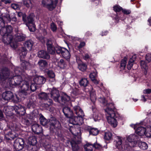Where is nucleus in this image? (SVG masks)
I'll return each mask as SVG.
<instances>
[{
    "instance_id": "nucleus-5",
    "label": "nucleus",
    "mask_w": 151,
    "mask_h": 151,
    "mask_svg": "<svg viewBox=\"0 0 151 151\" xmlns=\"http://www.w3.org/2000/svg\"><path fill=\"white\" fill-rule=\"evenodd\" d=\"M138 138V137L136 134L130 135L127 137V140L126 141V144H124V147L126 148L134 147L135 142H137Z\"/></svg>"
},
{
    "instance_id": "nucleus-29",
    "label": "nucleus",
    "mask_w": 151,
    "mask_h": 151,
    "mask_svg": "<svg viewBox=\"0 0 151 151\" xmlns=\"http://www.w3.org/2000/svg\"><path fill=\"white\" fill-rule=\"evenodd\" d=\"M19 54L21 59V58H24L27 53V50L26 48L23 47L21 48L18 51Z\"/></svg>"
},
{
    "instance_id": "nucleus-24",
    "label": "nucleus",
    "mask_w": 151,
    "mask_h": 151,
    "mask_svg": "<svg viewBox=\"0 0 151 151\" xmlns=\"http://www.w3.org/2000/svg\"><path fill=\"white\" fill-rule=\"evenodd\" d=\"M32 131L36 134L41 133L42 129V127L37 124H34L32 126Z\"/></svg>"
},
{
    "instance_id": "nucleus-53",
    "label": "nucleus",
    "mask_w": 151,
    "mask_h": 151,
    "mask_svg": "<svg viewBox=\"0 0 151 151\" xmlns=\"http://www.w3.org/2000/svg\"><path fill=\"white\" fill-rule=\"evenodd\" d=\"M36 89V86L35 84H32L29 87L30 93L31 91H34Z\"/></svg>"
},
{
    "instance_id": "nucleus-63",
    "label": "nucleus",
    "mask_w": 151,
    "mask_h": 151,
    "mask_svg": "<svg viewBox=\"0 0 151 151\" xmlns=\"http://www.w3.org/2000/svg\"><path fill=\"white\" fill-rule=\"evenodd\" d=\"M83 57L85 60H87L90 58V56L88 54H85L84 55H83Z\"/></svg>"
},
{
    "instance_id": "nucleus-8",
    "label": "nucleus",
    "mask_w": 151,
    "mask_h": 151,
    "mask_svg": "<svg viewBox=\"0 0 151 151\" xmlns=\"http://www.w3.org/2000/svg\"><path fill=\"white\" fill-rule=\"evenodd\" d=\"M38 96L39 98L44 101V104L46 107H48L52 104V100L48 98V95L46 93H41L39 94Z\"/></svg>"
},
{
    "instance_id": "nucleus-37",
    "label": "nucleus",
    "mask_w": 151,
    "mask_h": 151,
    "mask_svg": "<svg viewBox=\"0 0 151 151\" xmlns=\"http://www.w3.org/2000/svg\"><path fill=\"white\" fill-rule=\"evenodd\" d=\"M4 21V23L5 22L8 23L10 22L11 21V18L9 14H4L3 15H2L1 17Z\"/></svg>"
},
{
    "instance_id": "nucleus-61",
    "label": "nucleus",
    "mask_w": 151,
    "mask_h": 151,
    "mask_svg": "<svg viewBox=\"0 0 151 151\" xmlns=\"http://www.w3.org/2000/svg\"><path fill=\"white\" fill-rule=\"evenodd\" d=\"M2 2H3L6 5L10 4L12 2L11 0H1Z\"/></svg>"
},
{
    "instance_id": "nucleus-22",
    "label": "nucleus",
    "mask_w": 151,
    "mask_h": 151,
    "mask_svg": "<svg viewBox=\"0 0 151 151\" xmlns=\"http://www.w3.org/2000/svg\"><path fill=\"white\" fill-rule=\"evenodd\" d=\"M51 97L57 102H59L58 98L60 97L59 92L56 89L53 88L51 92Z\"/></svg>"
},
{
    "instance_id": "nucleus-2",
    "label": "nucleus",
    "mask_w": 151,
    "mask_h": 151,
    "mask_svg": "<svg viewBox=\"0 0 151 151\" xmlns=\"http://www.w3.org/2000/svg\"><path fill=\"white\" fill-rule=\"evenodd\" d=\"M12 30V27L9 25L6 28L4 27L0 31V33L3 36V42L5 44H10L12 47L15 48L17 47V45L16 43H14L12 42L13 37L11 34Z\"/></svg>"
},
{
    "instance_id": "nucleus-18",
    "label": "nucleus",
    "mask_w": 151,
    "mask_h": 151,
    "mask_svg": "<svg viewBox=\"0 0 151 151\" xmlns=\"http://www.w3.org/2000/svg\"><path fill=\"white\" fill-rule=\"evenodd\" d=\"M73 109L77 116L82 119V118L84 116V114L80 106H75L73 107Z\"/></svg>"
},
{
    "instance_id": "nucleus-11",
    "label": "nucleus",
    "mask_w": 151,
    "mask_h": 151,
    "mask_svg": "<svg viewBox=\"0 0 151 151\" xmlns=\"http://www.w3.org/2000/svg\"><path fill=\"white\" fill-rule=\"evenodd\" d=\"M24 142L22 138H18L16 140L14 144V147L17 150H21L24 146Z\"/></svg>"
},
{
    "instance_id": "nucleus-50",
    "label": "nucleus",
    "mask_w": 151,
    "mask_h": 151,
    "mask_svg": "<svg viewBox=\"0 0 151 151\" xmlns=\"http://www.w3.org/2000/svg\"><path fill=\"white\" fill-rule=\"evenodd\" d=\"M140 65L142 68H143L145 70H147V66L145 61L141 60L140 62Z\"/></svg>"
},
{
    "instance_id": "nucleus-54",
    "label": "nucleus",
    "mask_w": 151,
    "mask_h": 151,
    "mask_svg": "<svg viewBox=\"0 0 151 151\" xmlns=\"http://www.w3.org/2000/svg\"><path fill=\"white\" fill-rule=\"evenodd\" d=\"M48 76L51 78H53L55 77V74L54 72L51 70L49 71L47 73Z\"/></svg>"
},
{
    "instance_id": "nucleus-51",
    "label": "nucleus",
    "mask_w": 151,
    "mask_h": 151,
    "mask_svg": "<svg viewBox=\"0 0 151 151\" xmlns=\"http://www.w3.org/2000/svg\"><path fill=\"white\" fill-rule=\"evenodd\" d=\"M4 21L1 18V17H0V31L2 30V29L4 27Z\"/></svg>"
},
{
    "instance_id": "nucleus-9",
    "label": "nucleus",
    "mask_w": 151,
    "mask_h": 151,
    "mask_svg": "<svg viewBox=\"0 0 151 151\" xmlns=\"http://www.w3.org/2000/svg\"><path fill=\"white\" fill-rule=\"evenodd\" d=\"M30 81H24L23 82L22 85L21 86L22 89L21 93L22 94L26 96L30 93L29 82Z\"/></svg>"
},
{
    "instance_id": "nucleus-45",
    "label": "nucleus",
    "mask_w": 151,
    "mask_h": 151,
    "mask_svg": "<svg viewBox=\"0 0 151 151\" xmlns=\"http://www.w3.org/2000/svg\"><path fill=\"white\" fill-rule=\"evenodd\" d=\"M139 147L143 150H146L147 148V144L145 142H141L139 144Z\"/></svg>"
},
{
    "instance_id": "nucleus-21",
    "label": "nucleus",
    "mask_w": 151,
    "mask_h": 151,
    "mask_svg": "<svg viewBox=\"0 0 151 151\" xmlns=\"http://www.w3.org/2000/svg\"><path fill=\"white\" fill-rule=\"evenodd\" d=\"M14 108L11 106H5L3 109V111L6 116H12L14 111H13Z\"/></svg>"
},
{
    "instance_id": "nucleus-38",
    "label": "nucleus",
    "mask_w": 151,
    "mask_h": 151,
    "mask_svg": "<svg viewBox=\"0 0 151 151\" xmlns=\"http://www.w3.org/2000/svg\"><path fill=\"white\" fill-rule=\"evenodd\" d=\"M84 148L85 151H91L93 150V145L87 143L84 145Z\"/></svg>"
},
{
    "instance_id": "nucleus-10",
    "label": "nucleus",
    "mask_w": 151,
    "mask_h": 151,
    "mask_svg": "<svg viewBox=\"0 0 151 151\" xmlns=\"http://www.w3.org/2000/svg\"><path fill=\"white\" fill-rule=\"evenodd\" d=\"M56 50L57 53L61 54L65 58L68 59L70 58V53L68 50L65 48L58 47L56 48Z\"/></svg>"
},
{
    "instance_id": "nucleus-16",
    "label": "nucleus",
    "mask_w": 151,
    "mask_h": 151,
    "mask_svg": "<svg viewBox=\"0 0 151 151\" xmlns=\"http://www.w3.org/2000/svg\"><path fill=\"white\" fill-rule=\"evenodd\" d=\"M46 45L48 53L51 54H54L55 53V51H56V48L58 47L55 48L54 47L52 44L51 41L50 40H47Z\"/></svg>"
},
{
    "instance_id": "nucleus-12",
    "label": "nucleus",
    "mask_w": 151,
    "mask_h": 151,
    "mask_svg": "<svg viewBox=\"0 0 151 151\" xmlns=\"http://www.w3.org/2000/svg\"><path fill=\"white\" fill-rule=\"evenodd\" d=\"M49 124L52 129L59 128L61 126L60 122L55 118H51L49 121Z\"/></svg>"
},
{
    "instance_id": "nucleus-14",
    "label": "nucleus",
    "mask_w": 151,
    "mask_h": 151,
    "mask_svg": "<svg viewBox=\"0 0 151 151\" xmlns=\"http://www.w3.org/2000/svg\"><path fill=\"white\" fill-rule=\"evenodd\" d=\"M13 111H14L17 114L19 115H22L25 113L24 107L20 105L15 106Z\"/></svg>"
},
{
    "instance_id": "nucleus-13",
    "label": "nucleus",
    "mask_w": 151,
    "mask_h": 151,
    "mask_svg": "<svg viewBox=\"0 0 151 151\" xmlns=\"http://www.w3.org/2000/svg\"><path fill=\"white\" fill-rule=\"evenodd\" d=\"M116 142V147L119 149H123V147L124 149H128L125 148L124 146V144H126V141L124 142V140L123 138L119 136L117 137Z\"/></svg>"
},
{
    "instance_id": "nucleus-41",
    "label": "nucleus",
    "mask_w": 151,
    "mask_h": 151,
    "mask_svg": "<svg viewBox=\"0 0 151 151\" xmlns=\"http://www.w3.org/2000/svg\"><path fill=\"white\" fill-rule=\"evenodd\" d=\"M70 100V98L69 96L66 94L64 95L61 98L62 102L64 103H62V104H66L67 105V103Z\"/></svg>"
},
{
    "instance_id": "nucleus-3",
    "label": "nucleus",
    "mask_w": 151,
    "mask_h": 151,
    "mask_svg": "<svg viewBox=\"0 0 151 151\" xmlns=\"http://www.w3.org/2000/svg\"><path fill=\"white\" fill-rule=\"evenodd\" d=\"M19 67L16 68L14 70L15 74H13L10 80L9 81V83L11 86L19 85L21 83L24 82L23 78L21 75L19 74H21Z\"/></svg>"
},
{
    "instance_id": "nucleus-44",
    "label": "nucleus",
    "mask_w": 151,
    "mask_h": 151,
    "mask_svg": "<svg viewBox=\"0 0 151 151\" xmlns=\"http://www.w3.org/2000/svg\"><path fill=\"white\" fill-rule=\"evenodd\" d=\"M70 143L71 145L73 150L74 151H77L79 149V147L78 145L76 143L75 141H71Z\"/></svg>"
},
{
    "instance_id": "nucleus-46",
    "label": "nucleus",
    "mask_w": 151,
    "mask_h": 151,
    "mask_svg": "<svg viewBox=\"0 0 151 151\" xmlns=\"http://www.w3.org/2000/svg\"><path fill=\"white\" fill-rule=\"evenodd\" d=\"M112 134L111 132H105L104 138L106 140H109L112 137Z\"/></svg>"
},
{
    "instance_id": "nucleus-27",
    "label": "nucleus",
    "mask_w": 151,
    "mask_h": 151,
    "mask_svg": "<svg viewBox=\"0 0 151 151\" xmlns=\"http://www.w3.org/2000/svg\"><path fill=\"white\" fill-rule=\"evenodd\" d=\"M38 56L39 57L43 58L49 59L50 56L46 51L42 50L39 51L38 52Z\"/></svg>"
},
{
    "instance_id": "nucleus-40",
    "label": "nucleus",
    "mask_w": 151,
    "mask_h": 151,
    "mask_svg": "<svg viewBox=\"0 0 151 151\" xmlns=\"http://www.w3.org/2000/svg\"><path fill=\"white\" fill-rule=\"evenodd\" d=\"M23 3L24 5L27 8H31L32 6V4L31 0H23Z\"/></svg>"
},
{
    "instance_id": "nucleus-20",
    "label": "nucleus",
    "mask_w": 151,
    "mask_h": 151,
    "mask_svg": "<svg viewBox=\"0 0 151 151\" xmlns=\"http://www.w3.org/2000/svg\"><path fill=\"white\" fill-rule=\"evenodd\" d=\"M134 129H136L135 131L137 134L140 136H142L145 135V132L146 131V128L142 127H137V124L134 126Z\"/></svg>"
},
{
    "instance_id": "nucleus-25",
    "label": "nucleus",
    "mask_w": 151,
    "mask_h": 151,
    "mask_svg": "<svg viewBox=\"0 0 151 151\" xmlns=\"http://www.w3.org/2000/svg\"><path fill=\"white\" fill-rule=\"evenodd\" d=\"M13 93L10 91L5 92L3 93L2 95L3 99L7 101L12 99L13 98Z\"/></svg>"
},
{
    "instance_id": "nucleus-26",
    "label": "nucleus",
    "mask_w": 151,
    "mask_h": 151,
    "mask_svg": "<svg viewBox=\"0 0 151 151\" xmlns=\"http://www.w3.org/2000/svg\"><path fill=\"white\" fill-rule=\"evenodd\" d=\"M45 81V79L42 76L36 77L34 79V81L36 84L40 85L43 84Z\"/></svg>"
},
{
    "instance_id": "nucleus-23",
    "label": "nucleus",
    "mask_w": 151,
    "mask_h": 151,
    "mask_svg": "<svg viewBox=\"0 0 151 151\" xmlns=\"http://www.w3.org/2000/svg\"><path fill=\"white\" fill-rule=\"evenodd\" d=\"M21 72L24 71L26 69H28L31 68V65L29 63L24 60H22L21 63V68H19Z\"/></svg>"
},
{
    "instance_id": "nucleus-15",
    "label": "nucleus",
    "mask_w": 151,
    "mask_h": 151,
    "mask_svg": "<svg viewBox=\"0 0 151 151\" xmlns=\"http://www.w3.org/2000/svg\"><path fill=\"white\" fill-rule=\"evenodd\" d=\"M69 122L70 123L73 125H80L81 124L82 122L81 121V120H82V119L79 118L78 116H73L72 117H70Z\"/></svg>"
},
{
    "instance_id": "nucleus-56",
    "label": "nucleus",
    "mask_w": 151,
    "mask_h": 151,
    "mask_svg": "<svg viewBox=\"0 0 151 151\" xmlns=\"http://www.w3.org/2000/svg\"><path fill=\"white\" fill-rule=\"evenodd\" d=\"M97 73L96 72H93L91 73L89 75V77L91 80H93V79L95 78L97 76Z\"/></svg>"
},
{
    "instance_id": "nucleus-30",
    "label": "nucleus",
    "mask_w": 151,
    "mask_h": 151,
    "mask_svg": "<svg viewBox=\"0 0 151 151\" xmlns=\"http://www.w3.org/2000/svg\"><path fill=\"white\" fill-rule=\"evenodd\" d=\"M40 119L41 124L42 125L47 127L48 123H49V122H48V121L42 115L40 116Z\"/></svg>"
},
{
    "instance_id": "nucleus-48",
    "label": "nucleus",
    "mask_w": 151,
    "mask_h": 151,
    "mask_svg": "<svg viewBox=\"0 0 151 151\" xmlns=\"http://www.w3.org/2000/svg\"><path fill=\"white\" fill-rule=\"evenodd\" d=\"M25 37L20 34H19L16 36L15 40L17 41H21L25 40Z\"/></svg>"
},
{
    "instance_id": "nucleus-35",
    "label": "nucleus",
    "mask_w": 151,
    "mask_h": 151,
    "mask_svg": "<svg viewBox=\"0 0 151 151\" xmlns=\"http://www.w3.org/2000/svg\"><path fill=\"white\" fill-rule=\"evenodd\" d=\"M136 57L135 55H134L132 56V58L129 60V61L127 65V68L128 69H130L132 67L133 65V63L135 60Z\"/></svg>"
},
{
    "instance_id": "nucleus-43",
    "label": "nucleus",
    "mask_w": 151,
    "mask_h": 151,
    "mask_svg": "<svg viewBox=\"0 0 151 151\" xmlns=\"http://www.w3.org/2000/svg\"><path fill=\"white\" fill-rule=\"evenodd\" d=\"M146 131L145 135L147 137H151V126H149L146 128Z\"/></svg>"
},
{
    "instance_id": "nucleus-7",
    "label": "nucleus",
    "mask_w": 151,
    "mask_h": 151,
    "mask_svg": "<svg viewBox=\"0 0 151 151\" xmlns=\"http://www.w3.org/2000/svg\"><path fill=\"white\" fill-rule=\"evenodd\" d=\"M12 73H10L7 68H3L0 73V79L4 80L9 78V80H10L11 77L12 76Z\"/></svg>"
},
{
    "instance_id": "nucleus-57",
    "label": "nucleus",
    "mask_w": 151,
    "mask_h": 151,
    "mask_svg": "<svg viewBox=\"0 0 151 151\" xmlns=\"http://www.w3.org/2000/svg\"><path fill=\"white\" fill-rule=\"evenodd\" d=\"M122 9L121 7L119 5H116L114 7V10L115 12H119Z\"/></svg>"
},
{
    "instance_id": "nucleus-33",
    "label": "nucleus",
    "mask_w": 151,
    "mask_h": 151,
    "mask_svg": "<svg viewBox=\"0 0 151 151\" xmlns=\"http://www.w3.org/2000/svg\"><path fill=\"white\" fill-rule=\"evenodd\" d=\"M33 44V42L32 40H30L26 42L24 45L29 50H31L32 49Z\"/></svg>"
},
{
    "instance_id": "nucleus-62",
    "label": "nucleus",
    "mask_w": 151,
    "mask_h": 151,
    "mask_svg": "<svg viewBox=\"0 0 151 151\" xmlns=\"http://www.w3.org/2000/svg\"><path fill=\"white\" fill-rule=\"evenodd\" d=\"M143 92L144 93L149 94L151 93V89H148L144 90L143 91Z\"/></svg>"
},
{
    "instance_id": "nucleus-60",
    "label": "nucleus",
    "mask_w": 151,
    "mask_h": 151,
    "mask_svg": "<svg viewBox=\"0 0 151 151\" xmlns=\"http://www.w3.org/2000/svg\"><path fill=\"white\" fill-rule=\"evenodd\" d=\"M11 7L14 9H16L19 8V6L17 4H11Z\"/></svg>"
},
{
    "instance_id": "nucleus-52",
    "label": "nucleus",
    "mask_w": 151,
    "mask_h": 151,
    "mask_svg": "<svg viewBox=\"0 0 151 151\" xmlns=\"http://www.w3.org/2000/svg\"><path fill=\"white\" fill-rule=\"evenodd\" d=\"M12 100L15 103H17L21 101V100L19 97L17 95L14 96Z\"/></svg>"
},
{
    "instance_id": "nucleus-28",
    "label": "nucleus",
    "mask_w": 151,
    "mask_h": 151,
    "mask_svg": "<svg viewBox=\"0 0 151 151\" xmlns=\"http://www.w3.org/2000/svg\"><path fill=\"white\" fill-rule=\"evenodd\" d=\"M36 137L34 136H32L29 137L28 143L29 145L34 146V147H36L35 145L37 143Z\"/></svg>"
},
{
    "instance_id": "nucleus-31",
    "label": "nucleus",
    "mask_w": 151,
    "mask_h": 151,
    "mask_svg": "<svg viewBox=\"0 0 151 151\" xmlns=\"http://www.w3.org/2000/svg\"><path fill=\"white\" fill-rule=\"evenodd\" d=\"M58 65L60 68L64 69L66 67L67 64L65 61L63 59H60L58 62Z\"/></svg>"
},
{
    "instance_id": "nucleus-34",
    "label": "nucleus",
    "mask_w": 151,
    "mask_h": 151,
    "mask_svg": "<svg viewBox=\"0 0 151 151\" xmlns=\"http://www.w3.org/2000/svg\"><path fill=\"white\" fill-rule=\"evenodd\" d=\"M88 81L86 78H82L79 81L80 85L83 87H85L88 85Z\"/></svg>"
},
{
    "instance_id": "nucleus-42",
    "label": "nucleus",
    "mask_w": 151,
    "mask_h": 151,
    "mask_svg": "<svg viewBox=\"0 0 151 151\" xmlns=\"http://www.w3.org/2000/svg\"><path fill=\"white\" fill-rule=\"evenodd\" d=\"M78 68L80 70L83 71L86 69L87 66L85 64L80 61V63L78 64Z\"/></svg>"
},
{
    "instance_id": "nucleus-58",
    "label": "nucleus",
    "mask_w": 151,
    "mask_h": 151,
    "mask_svg": "<svg viewBox=\"0 0 151 151\" xmlns=\"http://www.w3.org/2000/svg\"><path fill=\"white\" fill-rule=\"evenodd\" d=\"M27 107L29 108L31 107H34V103L32 101H30L27 104Z\"/></svg>"
},
{
    "instance_id": "nucleus-4",
    "label": "nucleus",
    "mask_w": 151,
    "mask_h": 151,
    "mask_svg": "<svg viewBox=\"0 0 151 151\" xmlns=\"http://www.w3.org/2000/svg\"><path fill=\"white\" fill-rule=\"evenodd\" d=\"M34 17L33 14L29 15L27 18L25 16H23V21L25 23L29 30L31 32H34L35 30V26L34 23Z\"/></svg>"
},
{
    "instance_id": "nucleus-6",
    "label": "nucleus",
    "mask_w": 151,
    "mask_h": 151,
    "mask_svg": "<svg viewBox=\"0 0 151 151\" xmlns=\"http://www.w3.org/2000/svg\"><path fill=\"white\" fill-rule=\"evenodd\" d=\"M58 3L57 0H42V4L50 10H52L55 7Z\"/></svg>"
},
{
    "instance_id": "nucleus-39",
    "label": "nucleus",
    "mask_w": 151,
    "mask_h": 151,
    "mask_svg": "<svg viewBox=\"0 0 151 151\" xmlns=\"http://www.w3.org/2000/svg\"><path fill=\"white\" fill-rule=\"evenodd\" d=\"M70 132L74 135L76 136L78 134V133L80 132L78 129L74 127H70L69 129Z\"/></svg>"
},
{
    "instance_id": "nucleus-59",
    "label": "nucleus",
    "mask_w": 151,
    "mask_h": 151,
    "mask_svg": "<svg viewBox=\"0 0 151 151\" xmlns=\"http://www.w3.org/2000/svg\"><path fill=\"white\" fill-rule=\"evenodd\" d=\"M146 60H147L148 62H150L151 61V54H147L146 55Z\"/></svg>"
},
{
    "instance_id": "nucleus-32",
    "label": "nucleus",
    "mask_w": 151,
    "mask_h": 151,
    "mask_svg": "<svg viewBox=\"0 0 151 151\" xmlns=\"http://www.w3.org/2000/svg\"><path fill=\"white\" fill-rule=\"evenodd\" d=\"M38 64L41 69L44 68L47 65V63L45 60H41L38 62Z\"/></svg>"
},
{
    "instance_id": "nucleus-64",
    "label": "nucleus",
    "mask_w": 151,
    "mask_h": 151,
    "mask_svg": "<svg viewBox=\"0 0 151 151\" xmlns=\"http://www.w3.org/2000/svg\"><path fill=\"white\" fill-rule=\"evenodd\" d=\"M22 122H23L24 124L27 125H29L30 124L29 121L28 119H24L22 120Z\"/></svg>"
},
{
    "instance_id": "nucleus-19",
    "label": "nucleus",
    "mask_w": 151,
    "mask_h": 151,
    "mask_svg": "<svg viewBox=\"0 0 151 151\" xmlns=\"http://www.w3.org/2000/svg\"><path fill=\"white\" fill-rule=\"evenodd\" d=\"M18 133H16L14 131H9V132L6 134L5 138L7 140H10L11 139H13L18 137Z\"/></svg>"
},
{
    "instance_id": "nucleus-47",
    "label": "nucleus",
    "mask_w": 151,
    "mask_h": 151,
    "mask_svg": "<svg viewBox=\"0 0 151 151\" xmlns=\"http://www.w3.org/2000/svg\"><path fill=\"white\" fill-rule=\"evenodd\" d=\"M127 58H124L121 61L120 67L122 69H124L126 67Z\"/></svg>"
},
{
    "instance_id": "nucleus-55",
    "label": "nucleus",
    "mask_w": 151,
    "mask_h": 151,
    "mask_svg": "<svg viewBox=\"0 0 151 151\" xmlns=\"http://www.w3.org/2000/svg\"><path fill=\"white\" fill-rule=\"evenodd\" d=\"M50 28L51 29L53 32H55L57 29V27L56 25L54 23H52L51 24Z\"/></svg>"
},
{
    "instance_id": "nucleus-36",
    "label": "nucleus",
    "mask_w": 151,
    "mask_h": 151,
    "mask_svg": "<svg viewBox=\"0 0 151 151\" xmlns=\"http://www.w3.org/2000/svg\"><path fill=\"white\" fill-rule=\"evenodd\" d=\"M90 134L96 135L99 133V131L96 128H89L88 129Z\"/></svg>"
},
{
    "instance_id": "nucleus-1",
    "label": "nucleus",
    "mask_w": 151,
    "mask_h": 151,
    "mask_svg": "<svg viewBox=\"0 0 151 151\" xmlns=\"http://www.w3.org/2000/svg\"><path fill=\"white\" fill-rule=\"evenodd\" d=\"M102 103L104 105L106 106L107 108L105 109L106 115L108 123L114 127L117 125V122L115 119V113H114V107L112 103H108L105 99H102Z\"/></svg>"
},
{
    "instance_id": "nucleus-49",
    "label": "nucleus",
    "mask_w": 151,
    "mask_h": 151,
    "mask_svg": "<svg viewBox=\"0 0 151 151\" xmlns=\"http://www.w3.org/2000/svg\"><path fill=\"white\" fill-rule=\"evenodd\" d=\"M90 95L91 100L94 103L96 98V94L94 92H92L90 93Z\"/></svg>"
},
{
    "instance_id": "nucleus-17",
    "label": "nucleus",
    "mask_w": 151,
    "mask_h": 151,
    "mask_svg": "<svg viewBox=\"0 0 151 151\" xmlns=\"http://www.w3.org/2000/svg\"><path fill=\"white\" fill-rule=\"evenodd\" d=\"M63 112L65 116L67 118L72 117L73 115V111L68 106L64 107L63 109Z\"/></svg>"
}]
</instances>
